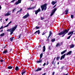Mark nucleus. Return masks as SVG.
I'll list each match as a JSON object with an SVG mask.
<instances>
[{"mask_svg":"<svg viewBox=\"0 0 75 75\" xmlns=\"http://www.w3.org/2000/svg\"><path fill=\"white\" fill-rule=\"evenodd\" d=\"M17 27V25H16L13 28H10L9 29H8L7 31V32H10V35H12V34L13 33V32L14 31V30H16Z\"/></svg>","mask_w":75,"mask_h":75,"instance_id":"nucleus-1","label":"nucleus"},{"mask_svg":"<svg viewBox=\"0 0 75 75\" xmlns=\"http://www.w3.org/2000/svg\"><path fill=\"white\" fill-rule=\"evenodd\" d=\"M47 4H45L43 5H42L41 6V8L42 9V11H43L44 10V11H45L47 10Z\"/></svg>","mask_w":75,"mask_h":75,"instance_id":"nucleus-2","label":"nucleus"},{"mask_svg":"<svg viewBox=\"0 0 75 75\" xmlns=\"http://www.w3.org/2000/svg\"><path fill=\"white\" fill-rule=\"evenodd\" d=\"M28 17H29V13H27V14L25 15L23 17V18L24 19H25V18H27Z\"/></svg>","mask_w":75,"mask_h":75,"instance_id":"nucleus-3","label":"nucleus"},{"mask_svg":"<svg viewBox=\"0 0 75 75\" xmlns=\"http://www.w3.org/2000/svg\"><path fill=\"white\" fill-rule=\"evenodd\" d=\"M62 33V34H67V33H68V32L67 31V29H65L64 30H63L61 32Z\"/></svg>","mask_w":75,"mask_h":75,"instance_id":"nucleus-4","label":"nucleus"},{"mask_svg":"<svg viewBox=\"0 0 75 75\" xmlns=\"http://www.w3.org/2000/svg\"><path fill=\"white\" fill-rule=\"evenodd\" d=\"M8 13H6L4 15L5 16H10L11 15V13H10V11H8L7 12Z\"/></svg>","mask_w":75,"mask_h":75,"instance_id":"nucleus-5","label":"nucleus"},{"mask_svg":"<svg viewBox=\"0 0 75 75\" xmlns=\"http://www.w3.org/2000/svg\"><path fill=\"white\" fill-rule=\"evenodd\" d=\"M41 11V9L40 8H39L38 10H37L35 11V14L36 15L37 14H38V13L40 12Z\"/></svg>","mask_w":75,"mask_h":75,"instance_id":"nucleus-6","label":"nucleus"},{"mask_svg":"<svg viewBox=\"0 0 75 75\" xmlns=\"http://www.w3.org/2000/svg\"><path fill=\"white\" fill-rule=\"evenodd\" d=\"M21 0H18V1H16L15 3V4H16V5H17V4H18L20 3H21Z\"/></svg>","mask_w":75,"mask_h":75,"instance_id":"nucleus-7","label":"nucleus"},{"mask_svg":"<svg viewBox=\"0 0 75 75\" xmlns=\"http://www.w3.org/2000/svg\"><path fill=\"white\" fill-rule=\"evenodd\" d=\"M65 55H66V54H64L62 56L60 59V60H62V59L65 58Z\"/></svg>","mask_w":75,"mask_h":75,"instance_id":"nucleus-8","label":"nucleus"},{"mask_svg":"<svg viewBox=\"0 0 75 75\" xmlns=\"http://www.w3.org/2000/svg\"><path fill=\"white\" fill-rule=\"evenodd\" d=\"M23 72L21 73V74L22 75H24V74L25 73V72H26V71L25 70V69H24L22 70Z\"/></svg>","mask_w":75,"mask_h":75,"instance_id":"nucleus-9","label":"nucleus"},{"mask_svg":"<svg viewBox=\"0 0 75 75\" xmlns=\"http://www.w3.org/2000/svg\"><path fill=\"white\" fill-rule=\"evenodd\" d=\"M74 31H71L69 33H68L67 34V35H71H71H72V34H73V33H74Z\"/></svg>","mask_w":75,"mask_h":75,"instance_id":"nucleus-10","label":"nucleus"},{"mask_svg":"<svg viewBox=\"0 0 75 75\" xmlns=\"http://www.w3.org/2000/svg\"><path fill=\"white\" fill-rule=\"evenodd\" d=\"M62 33V32H60L57 35H65V34H66L65 33H64L63 34V33Z\"/></svg>","mask_w":75,"mask_h":75,"instance_id":"nucleus-11","label":"nucleus"},{"mask_svg":"<svg viewBox=\"0 0 75 75\" xmlns=\"http://www.w3.org/2000/svg\"><path fill=\"white\" fill-rule=\"evenodd\" d=\"M41 70H42V68H38L35 71V72H38V71H41Z\"/></svg>","mask_w":75,"mask_h":75,"instance_id":"nucleus-12","label":"nucleus"},{"mask_svg":"<svg viewBox=\"0 0 75 75\" xmlns=\"http://www.w3.org/2000/svg\"><path fill=\"white\" fill-rule=\"evenodd\" d=\"M67 50H64L63 51L61 52V55H63V54H64L66 52H67Z\"/></svg>","mask_w":75,"mask_h":75,"instance_id":"nucleus-13","label":"nucleus"},{"mask_svg":"<svg viewBox=\"0 0 75 75\" xmlns=\"http://www.w3.org/2000/svg\"><path fill=\"white\" fill-rule=\"evenodd\" d=\"M37 33H38V34L39 35L40 33V30H38V31H36L35 33L34 34H35Z\"/></svg>","mask_w":75,"mask_h":75,"instance_id":"nucleus-14","label":"nucleus"},{"mask_svg":"<svg viewBox=\"0 0 75 75\" xmlns=\"http://www.w3.org/2000/svg\"><path fill=\"white\" fill-rule=\"evenodd\" d=\"M64 12L66 13L65 14L66 15H67V14H68V9H67Z\"/></svg>","mask_w":75,"mask_h":75,"instance_id":"nucleus-15","label":"nucleus"},{"mask_svg":"<svg viewBox=\"0 0 75 75\" xmlns=\"http://www.w3.org/2000/svg\"><path fill=\"white\" fill-rule=\"evenodd\" d=\"M6 53H8V51L7 49L5 50L3 52V54H6Z\"/></svg>","mask_w":75,"mask_h":75,"instance_id":"nucleus-16","label":"nucleus"},{"mask_svg":"<svg viewBox=\"0 0 75 75\" xmlns=\"http://www.w3.org/2000/svg\"><path fill=\"white\" fill-rule=\"evenodd\" d=\"M22 8H21L20 10H19L16 13V14H17L18 13H21V11H22Z\"/></svg>","mask_w":75,"mask_h":75,"instance_id":"nucleus-17","label":"nucleus"},{"mask_svg":"<svg viewBox=\"0 0 75 75\" xmlns=\"http://www.w3.org/2000/svg\"><path fill=\"white\" fill-rule=\"evenodd\" d=\"M70 48H74V47H75V45L74 44H72L70 45Z\"/></svg>","mask_w":75,"mask_h":75,"instance_id":"nucleus-18","label":"nucleus"},{"mask_svg":"<svg viewBox=\"0 0 75 75\" xmlns=\"http://www.w3.org/2000/svg\"><path fill=\"white\" fill-rule=\"evenodd\" d=\"M42 62V59H40L39 60V61L37 62V63H40V62Z\"/></svg>","mask_w":75,"mask_h":75,"instance_id":"nucleus-19","label":"nucleus"},{"mask_svg":"<svg viewBox=\"0 0 75 75\" xmlns=\"http://www.w3.org/2000/svg\"><path fill=\"white\" fill-rule=\"evenodd\" d=\"M52 35V32H51V31H50L49 32V34L48 37H51Z\"/></svg>","mask_w":75,"mask_h":75,"instance_id":"nucleus-20","label":"nucleus"},{"mask_svg":"<svg viewBox=\"0 0 75 75\" xmlns=\"http://www.w3.org/2000/svg\"><path fill=\"white\" fill-rule=\"evenodd\" d=\"M71 53H72V51H70L69 52H68L67 54H66V55H70Z\"/></svg>","mask_w":75,"mask_h":75,"instance_id":"nucleus-21","label":"nucleus"},{"mask_svg":"<svg viewBox=\"0 0 75 75\" xmlns=\"http://www.w3.org/2000/svg\"><path fill=\"white\" fill-rule=\"evenodd\" d=\"M61 45H60V44H59V43H58L56 45V47H58V46H59V47H60L61 46Z\"/></svg>","mask_w":75,"mask_h":75,"instance_id":"nucleus-22","label":"nucleus"},{"mask_svg":"<svg viewBox=\"0 0 75 75\" xmlns=\"http://www.w3.org/2000/svg\"><path fill=\"white\" fill-rule=\"evenodd\" d=\"M43 52H45V46H44L43 47Z\"/></svg>","mask_w":75,"mask_h":75,"instance_id":"nucleus-23","label":"nucleus"},{"mask_svg":"<svg viewBox=\"0 0 75 75\" xmlns=\"http://www.w3.org/2000/svg\"><path fill=\"white\" fill-rule=\"evenodd\" d=\"M57 3V2H55V1H52V2L51 3V4H52L53 6L54 5L55 3Z\"/></svg>","mask_w":75,"mask_h":75,"instance_id":"nucleus-24","label":"nucleus"},{"mask_svg":"<svg viewBox=\"0 0 75 75\" xmlns=\"http://www.w3.org/2000/svg\"><path fill=\"white\" fill-rule=\"evenodd\" d=\"M7 68L9 69H11L13 68V67H11V66H8V67Z\"/></svg>","mask_w":75,"mask_h":75,"instance_id":"nucleus-25","label":"nucleus"},{"mask_svg":"<svg viewBox=\"0 0 75 75\" xmlns=\"http://www.w3.org/2000/svg\"><path fill=\"white\" fill-rule=\"evenodd\" d=\"M14 37H11L10 38V41H11V42H13V40H14Z\"/></svg>","mask_w":75,"mask_h":75,"instance_id":"nucleus-26","label":"nucleus"},{"mask_svg":"<svg viewBox=\"0 0 75 75\" xmlns=\"http://www.w3.org/2000/svg\"><path fill=\"white\" fill-rule=\"evenodd\" d=\"M19 69V68H18V66H16L15 68V70L16 71H18Z\"/></svg>","mask_w":75,"mask_h":75,"instance_id":"nucleus-27","label":"nucleus"},{"mask_svg":"<svg viewBox=\"0 0 75 75\" xmlns=\"http://www.w3.org/2000/svg\"><path fill=\"white\" fill-rule=\"evenodd\" d=\"M54 12L52 11V12L51 13V14L50 15V17H51L53 15H54Z\"/></svg>","mask_w":75,"mask_h":75,"instance_id":"nucleus-28","label":"nucleus"},{"mask_svg":"<svg viewBox=\"0 0 75 75\" xmlns=\"http://www.w3.org/2000/svg\"><path fill=\"white\" fill-rule=\"evenodd\" d=\"M57 9L56 8H55L53 10V11L54 12V13L56 11V10H57Z\"/></svg>","mask_w":75,"mask_h":75,"instance_id":"nucleus-29","label":"nucleus"},{"mask_svg":"<svg viewBox=\"0 0 75 75\" xmlns=\"http://www.w3.org/2000/svg\"><path fill=\"white\" fill-rule=\"evenodd\" d=\"M4 33L1 34L0 35L1 37H3V36H4Z\"/></svg>","mask_w":75,"mask_h":75,"instance_id":"nucleus-30","label":"nucleus"},{"mask_svg":"<svg viewBox=\"0 0 75 75\" xmlns=\"http://www.w3.org/2000/svg\"><path fill=\"white\" fill-rule=\"evenodd\" d=\"M16 10V8H14L12 10V12H13V13H14V11Z\"/></svg>","mask_w":75,"mask_h":75,"instance_id":"nucleus-31","label":"nucleus"},{"mask_svg":"<svg viewBox=\"0 0 75 75\" xmlns=\"http://www.w3.org/2000/svg\"><path fill=\"white\" fill-rule=\"evenodd\" d=\"M71 36H72V35H69V36L67 38V39H69L70 38H71Z\"/></svg>","mask_w":75,"mask_h":75,"instance_id":"nucleus-32","label":"nucleus"},{"mask_svg":"<svg viewBox=\"0 0 75 75\" xmlns=\"http://www.w3.org/2000/svg\"><path fill=\"white\" fill-rule=\"evenodd\" d=\"M55 41V38L52 39L51 40L52 42H54Z\"/></svg>","mask_w":75,"mask_h":75,"instance_id":"nucleus-33","label":"nucleus"},{"mask_svg":"<svg viewBox=\"0 0 75 75\" xmlns=\"http://www.w3.org/2000/svg\"><path fill=\"white\" fill-rule=\"evenodd\" d=\"M60 58V57H57L56 58L57 61H59V59Z\"/></svg>","mask_w":75,"mask_h":75,"instance_id":"nucleus-34","label":"nucleus"},{"mask_svg":"<svg viewBox=\"0 0 75 75\" xmlns=\"http://www.w3.org/2000/svg\"><path fill=\"white\" fill-rule=\"evenodd\" d=\"M50 37H49L48 36L47 37V40L48 42H49V41H50V40H49V38H50Z\"/></svg>","mask_w":75,"mask_h":75,"instance_id":"nucleus-35","label":"nucleus"},{"mask_svg":"<svg viewBox=\"0 0 75 75\" xmlns=\"http://www.w3.org/2000/svg\"><path fill=\"white\" fill-rule=\"evenodd\" d=\"M21 34H20L18 36V39H20V38H21Z\"/></svg>","mask_w":75,"mask_h":75,"instance_id":"nucleus-36","label":"nucleus"},{"mask_svg":"<svg viewBox=\"0 0 75 75\" xmlns=\"http://www.w3.org/2000/svg\"><path fill=\"white\" fill-rule=\"evenodd\" d=\"M43 56V54H42V53H41L40 55V57H42Z\"/></svg>","mask_w":75,"mask_h":75,"instance_id":"nucleus-37","label":"nucleus"},{"mask_svg":"<svg viewBox=\"0 0 75 75\" xmlns=\"http://www.w3.org/2000/svg\"><path fill=\"white\" fill-rule=\"evenodd\" d=\"M71 18H74V15H71Z\"/></svg>","mask_w":75,"mask_h":75,"instance_id":"nucleus-38","label":"nucleus"},{"mask_svg":"<svg viewBox=\"0 0 75 75\" xmlns=\"http://www.w3.org/2000/svg\"><path fill=\"white\" fill-rule=\"evenodd\" d=\"M64 68V66H62L61 68L62 70V69H63Z\"/></svg>","mask_w":75,"mask_h":75,"instance_id":"nucleus-39","label":"nucleus"},{"mask_svg":"<svg viewBox=\"0 0 75 75\" xmlns=\"http://www.w3.org/2000/svg\"><path fill=\"white\" fill-rule=\"evenodd\" d=\"M36 7V6H33V7H32V9H34Z\"/></svg>","mask_w":75,"mask_h":75,"instance_id":"nucleus-40","label":"nucleus"},{"mask_svg":"<svg viewBox=\"0 0 75 75\" xmlns=\"http://www.w3.org/2000/svg\"><path fill=\"white\" fill-rule=\"evenodd\" d=\"M35 28L36 29H39L40 28V27L38 26H36Z\"/></svg>","mask_w":75,"mask_h":75,"instance_id":"nucleus-41","label":"nucleus"},{"mask_svg":"<svg viewBox=\"0 0 75 75\" xmlns=\"http://www.w3.org/2000/svg\"><path fill=\"white\" fill-rule=\"evenodd\" d=\"M46 33H47V32H45V33H44V32L42 33V35H44V34H45Z\"/></svg>","mask_w":75,"mask_h":75,"instance_id":"nucleus-42","label":"nucleus"},{"mask_svg":"<svg viewBox=\"0 0 75 75\" xmlns=\"http://www.w3.org/2000/svg\"><path fill=\"white\" fill-rule=\"evenodd\" d=\"M8 26V24L7 25H6L4 27V28H5L6 27H7Z\"/></svg>","mask_w":75,"mask_h":75,"instance_id":"nucleus-43","label":"nucleus"},{"mask_svg":"<svg viewBox=\"0 0 75 75\" xmlns=\"http://www.w3.org/2000/svg\"><path fill=\"white\" fill-rule=\"evenodd\" d=\"M11 23H12V22H11V21H10L8 24V25H9V24H11Z\"/></svg>","mask_w":75,"mask_h":75,"instance_id":"nucleus-44","label":"nucleus"},{"mask_svg":"<svg viewBox=\"0 0 75 75\" xmlns=\"http://www.w3.org/2000/svg\"><path fill=\"white\" fill-rule=\"evenodd\" d=\"M28 10H31L32 9V8H27Z\"/></svg>","mask_w":75,"mask_h":75,"instance_id":"nucleus-45","label":"nucleus"},{"mask_svg":"<svg viewBox=\"0 0 75 75\" xmlns=\"http://www.w3.org/2000/svg\"><path fill=\"white\" fill-rule=\"evenodd\" d=\"M6 48V45L4 47L3 46V48L4 49V48Z\"/></svg>","mask_w":75,"mask_h":75,"instance_id":"nucleus-46","label":"nucleus"},{"mask_svg":"<svg viewBox=\"0 0 75 75\" xmlns=\"http://www.w3.org/2000/svg\"><path fill=\"white\" fill-rule=\"evenodd\" d=\"M44 19V18H42V17H41V20H43V19Z\"/></svg>","mask_w":75,"mask_h":75,"instance_id":"nucleus-47","label":"nucleus"},{"mask_svg":"<svg viewBox=\"0 0 75 75\" xmlns=\"http://www.w3.org/2000/svg\"><path fill=\"white\" fill-rule=\"evenodd\" d=\"M48 49L49 50H51V47H50V46L49 47Z\"/></svg>","mask_w":75,"mask_h":75,"instance_id":"nucleus-48","label":"nucleus"},{"mask_svg":"<svg viewBox=\"0 0 75 75\" xmlns=\"http://www.w3.org/2000/svg\"><path fill=\"white\" fill-rule=\"evenodd\" d=\"M3 28V26H1V28H0V29H2Z\"/></svg>","mask_w":75,"mask_h":75,"instance_id":"nucleus-49","label":"nucleus"},{"mask_svg":"<svg viewBox=\"0 0 75 75\" xmlns=\"http://www.w3.org/2000/svg\"><path fill=\"white\" fill-rule=\"evenodd\" d=\"M56 6H57V4H56L55 5H54L52 8H54L55 7H56Z\"/></svg>","mask_w":75,"mask_h":75,"instance_id":"nucleus-50","label":"nucleus"},{"mask_svg":"<svg viewBox=\"0 0 75 75\" xmlns=\"http://www.w3.org/2000/svg\"><path fill=\"white\" fill-rule=\"evenodd\" d=\"M45 65H46V63H44V64H43V66H45Z\"/></svg>","mask_w":75,"mask_h":75,"instance_id":"nucleus-51","label":"nucleus"},{"mask_svg":"<svg viewBox=\"0 0 75 75\" xmlns=\"http://www.w3.org/2000/svg\"><path fill=\"white\" fill-rule=\"evenodd\" d=\"M48 65V61H47V62L46 65Z\"/></svg>","mask_w":75,"mask_h":75,"instance_id":"nucleus-52","label":"nucleus"},{"mask_svg":"<svg viewBox=\"0 0 75 75\" xmlns=\"http://www.w3.org/2000/svg\"><path fill=\"white\" fill-rule=\"evenodd\" d=\"M0 61L1 62H3V60H0Z\"/></svg>","mask_w":75,"mask_h":75,"instance_id":"nucleus-53","label":"nucleus"},{"mask_svg":"<svg viewBox=\"0 0 75 75\" xmlns=\"http://www.w3.org/2000/svg\"><path fill=\"white\" fill-rule=\"evenodd\" d=\"M52 64H54V60H53V61L52 60Z\"/></svg>","mask_w":75,"mask_h":75,"instance_id":"nucleus-54","label":"nucleus"},{"mask_svg":"<svg viewBox=\"0 0 75 75\" xmlns=\"http://www.w3.org/2000/svg\"><path fill=\"white\" fill-rule=\"evenodd\" d=\"M70 30V28L68 29L67 30V32H68V31H69Z\"/></svg>","mask_w":75,"mask_h":75,"instance_id":"nucleus-55","label":"nucleus"},{"mask_svg":"<svg viewBox=\"0 0 75 75\" xmlns=\"http://www.w3.org/2000/svg\"><path fill=\"white\" fill-rule=\"evenodd\" d=\"M54 74H55V72H53V73H52V75H54Z\"/></svg>","mask_w":75,"mask_h":75,"instance_id":"nucleus-56","label":"nucleus"},{"mask_svg":"<svg viewBox=\"0 0 75 75\" xmlns=\"http://www.w3.org/2000/svg\"><path fill=\"white\" fill-rule=\"evenodd\" d=\"M62 44H63V42L60 43V44H61V45H62Z\"/></svg>","mask_w":75,"mask_h":75,"instance_id":"nucleus-57","label":"nucleus"},{"mask_svg":"<svg viewBox=\"0 0 75 75\" xmlns=\"http://www.w3.org/2000/svg\"><path fill=\"white\" fill-rule=\"evenodd\" d=\"M12 50V49H11L10 50H9V52H10Z\"/></svg>","mask_w":75,"mask_h":75,"instance_id":"nucleus-58","label":"nucleus"},{"mask_svg":"<svg viewBox=\"0 0 75 75\" xmlns=\"http://www.w3.org/2000/svg\"><path fill=\"white\" fill-rule=\"evenodd\" d=\"M5 20H6V21H8V18L6 19H5Z\"/></svg>","mask_w":75,"mask_h":75,"instance_id":"nucleus-59","label":"nucleus"},{"mask_svg":"<svg viewBox=\"0 0 75 75\" xmlns=\"http://www.w3.org/2000/svg\"><path fill=\"white\" fill-rule=\"evenodd\" d=\"M41 47V45H40L38 47V48H39V47Z\"/></svg>","mask_w":75,"mask_h":75,"instance_id":"nucleus-60","label":"nucleus"},{"mask_svg":"<svg viewBox=\"0 0 75 75\" xmlns=\"http://www.w3.org/2000/svg\"><path fill=\"white\" fill-rule=\"evenodd\" d=\"M2 8L1 7V6H0V10H1Z\"/></svg>","mask_w":75,"mask_h":75,"instance_id":"nucleus-61","label":"nucleus"},{"mask_svg":"<svg viewBox=\"0 0 75 75\" xmlns=\"http://www.w3.org/2000/svg\"><path fill=\"white\" fill-rule=\"evenodd\" d=\"M42 58V57H40L39 60H40V59H41Z\"/></svg>","mask_w":75,"mask_h":75,"instance_id":"nucleus-62","label":"nucleus"},{"mask_svg":"<svg viewBox=\"0 0 75 75\" xmlns=\"http://www.w3.org/2000/svg\"><path fill=\"white\" fill-rule=\"evenodd\" d=\"M55 58H56V57H55L54 58V60L53 61H55Z\"/></svg>","mask_w":75,"mask_h":75,"instance_id":"nucleus-63","label":"nucleus"},{"mask_svg":"<svg viewBox=\"0 0 75 75\" xmlns=\"http://www.w3.org/2000/svg\"><path fill=\"white\" fill-rule=\"evenodd\" d=\"M59 62H58L57 63V65H59Z\"/></svg>","mask_w":75,"mask_h":75,"instance_id":"nucleus-64","label":"nucleus"}]
</instances>
